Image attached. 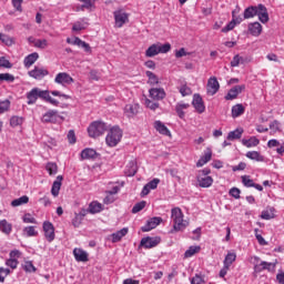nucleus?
<instances>
[{"instance_id": "6", "label": "nucleus", "mask_w": 284, "mask_h": 284, "mask_svg": "<svg viewBox=\"0 0 284 284\" xmlns=\"http://www.w3.org/2000/svg\"><path fill=\"white\" fill-rule=\"evenodd\" d=\"M113 17L115 28H123V26L130 21V13L125 12L123 9L115 10Z\"/></svg>"}, {"instance_id": "31", "label": "nucleus", "mask_w": 284, "mask_h": 284, "mask_svg": "<svg viewBox=\"0 0 284 284\" xmlns=\"http://www.w3.org/2000/svg\"><path fill=\"white\" fill-rule=\"evenodd\" d=\"M154 129L156 130V132H159V134L170 136V129H168V126H165V124L160 120L154 122Z\"/></svg>"}, {"instance_id": "41", "label": "nucleus", "mask_w": 284, "mask_h": 284, "mask_svg": "<svg viewBox=\"0 0 284 284\" xmlns=\"http://www.w3.org/2000/svg\"><path fill=\"white\" fill-rule=\"evenodd\" d=\"M29 201H30V197H28V195H23V196H21L19 199L13 200L11 202V205H12V207H19L21 205L28 204Z\"/></svg>"}, {"instance_id": "30", "label": "nucleus", "mask_w": 284, "mask_h": 284, "mask_svg": "<svg viewBox=\"0 0 284 284\" xmlns=\"http://www.w3.org/2000/svg\"><path fill=\"white\" fill-rule=\"evenodd\" d=\"M190 108V103L179 102L175 105V112L180 119H185V110Z\"/></svg>"}, {"instance_id": "22", "label": "nucleus", "mask_w": 284, "mask_h": 284, "mask_svg": "<svg viewBox=\"0 0 284 284\" xmlns=\"http://www.w3.org/2000/svg\"><path fill=\"white\" fill-rule=\"evenodd\" d=\"M128 232H129V229L123 227L122 230H120L115 233H112L109 236V240L111 241V243H119V241H121V239H123V236H128Z\"/></svg>"}, {"instance_id": "28", "label": "nucleus", "mask_w": 284, "mask_h": 284, "mask_svg": "<svg viewBox=\"0 0 284 284\" xmlns=\"http://www.w3.org/2000/svg\"><path fill=\"white\" fill-rule=\"evenodd\" d=\"M37 61H39V53L33 52L24 58L23 65L24 68H32Z\"/></svg>"}, {"instance_id": "16", "label": "nucleus", "mask_w": 284, "mask_h": 284, "mask_svg": "<svg viewBox=\"0 0 284 284\" xmlns=\"http://www.w3.org/2000/svg\"><path fill=\"white\" fill-rule=\"evenodd\" d=\"M160 183H161V180L159 179H153L152 181L146 183L142 189L141 196H148V194H150L152 190H156V187H159Z\"/></svg>"}, {"instance_id": "33", "label": "nucleus", "mask_w": 284, "mask_h": 284, "mask_svg": "<svg viewBox=\"0 0 284 284\" xmlns=\"http://www.w3.org/2000/svg\"><path fill=\"white\" fill-rule=\"evenodd\" d=\"M242 145H244V148H256L260 143L261 140H258V138L256 136H251L250 139H242Z\"/></svg>"}, {"instance_id": "43", "label": "nucleus", "mask_w": 284, "mask_h": 284, "mask_svg": "<svg viewBox=\"0 0 284 284\" xmlns=\"http://www.w3.org/2000/svg\"><path fill=\"white\" fill-rule=\"evenodd\" d=\"M234 261H236V253L229 252L223 261V265L232 267V263H234Z\"/></svg>"}, {"instance_id": "7", "label": "nucleus", "mask_w": 284, "mask_h": 284, "mask_svg": "<svg viewBox=\"0 0 284 284\" xmlns=\"http://www.w3.org/2000/svg\"><path fill=\"white\" fill-rule=\"evenodd\" d=\"M45 90H41L39 88H33L31 91L27 93V103L28 105H34L39 99H44Z\"/></svg>"}, {"instance_id": "13", "label": "nucleus", "mask_w": 284, "mask_h": 284, "mask_svg": "<svg viewBox=\"0 0 284 284\" xmlns=\"http://www.w3.org/2000/svg\"><path fill=\"white\" fill-rule=\"evenodd\" d=\"M220 88H221V84L219 83V80L216 79V77L209 79L206 84L207 94H210L211 97H214V94L219 92Z\"/></svg>"}, {"instance_id": "50", "label": "nucleus", "mask_w": 284, "mask_h": 284, "mask_svg": "<svg viewBox=\"0 0 284 284\" xmlns=\"http://www.w3.org/2000/svg\"><path fill=\"white\" fill-rule=\"evenodd\" d=\"M179 92L182 97H190L192 94V89L187 87V83H184L179 87Z\"/></svg>"}, {"instance_id": "9", "label": "nucleus", "mask_w": 284, "mask_h": 284, "mask_svg": "<svg viewBox=\"0 0 284 284\" xmlns=\"http://www.w3.org/2000/svg\"><path fill=\"white\" fill-rule=\"evenodd\" d=\"M161 243V237L154 236V237H143L140 242L141 247H144V250H152V247H156Z\"/></svg>"}, {"instance_id": "10", "label": "nucleus", "mask_w": 284, "mask_h": 284, "mask_svg": "<svg viewBox=\"0 0 284 284\" xmlns=\"http://www.w3.org/2000/svg\"><path fill=\"white\" fill-rule=\"evenodd\" d=\"M43 232H44V239H47L48 243H52V241H54L55 239V234H54V225L52 224V222H43Z\"/></svg>"}, {"instance_id": "60", "label": "nucleus", "mask_w": 284, "mask_h": 284, "mask_svg": "<svg viewBox=\"0 0 284 284\" xmlns=\"http://www.w3.org/2000/svg\"><path fill=\"white\" fill-rule=\"evenodd\" d=\"M145 207V201L139 202L136 203L133 209H132V213L133 214H139V212H141V210H143Z\"/></svg>"}, {"instance_id": "21", "label": "nucleus", "mask_w": 284, "mask_h": 284, "mask_svg": "<svg viewBox=\"0 0 284 284\" xmlns=\"http://www.w3.org/2000/svg\"><path fill=\"white\" fill-rule=\"evenodd\" d=\"M139 108L140 105L138 103L126 104L124 106L125 116H128L129 119H132V116H136V114H139Z\"/></svg>"}, {"instance_id": "63", "label": "nucleus", "mask_w": 284, "mask_h": 284, "mask_svg": "<svg viewBox=\"0 0 284 284\" xmlns=\"http://www.w3.org/2000/svg\"><path fill=\"white\" fill-rule=\"evenodd\" d=\"M0 68L10 69L12 68V63L10 62V60L6 59V57H0Z\"/></svg>"}, {"instance_id": "52", "label": "nucleus", "mask_w": 284, "mask_h": 284, "mask_svg": "<svg viewBox=\"0 0 284 284\" xmlns=\"http://www.w3.org/2000/svg\"><path fill=\"white\" fill-rule=\"evenodd\" d=\"M158 50L160 54H168V52L172 50V45L170 43H165V44L158 43Z\"/></svg>"}, {"instance_id": "36", "label": "nucleus", "mask_w": 284, "mask_h": 284, "mask_svg": "<svg viewBox=\"0 0 284 284\" xmlns=\"http://www.w3.org/2000/svg\"><path fill=\"white\" fill-rule=\"evenodd\" d=\"M243 128H237L234 131H230L227 134V141H236V139H241L243 136Z\"/></svg>"}, {"instance_id": "1", "label": "nucleus", "mask_w": 284, "mask_h": 284, "mask_svg": "<svg viewBox=\"0 0 284 284\" xmlns=\"http://www.w3.org/2000/svg\"><path fill=\"white\" fill-rule=\"evenodd\" d=\"M254 17H258L261 23H267L270 21V14L264 4L251 6L244 10V19H254Z\"/></svg>"}, {"instance_id": "20", "label": "nucleus", "mask_w": 284, "mask_h": 284, "mask_svg": "<svg viewBox=\"0 0 284 284\" xmlns=\"http://www.w3.org/2000/svg\"><path fill=\"white\" fill-rule=\"evenodd\" d=\"M241 179L244 187H255L258 192H263V185L254 183L250 175H242Z\"/></svg>"}, {"instance_id": "17", "label": "nucleus", "mask_w": 284, "mask_h": 284, "mask_svg": "<svg viewBox=\"0 0 284 284\" xmlns=\"http://www.w3.org/2000/svg\"><path fill=\"white\" fill-rule=\"evenodd\" d=\"M247 31L252 37H261L263 33V26L260 22H251L247 24Z\"/></svg>"}, {"instance_id": "24", "label": "nucleus", "mask_w": 284, "mask_h": 284, "mask_svg": "<svg viewBox=\"0 0 284 284\" xmlns=\"http://www.w3.org/2000/svg\"><path fill=\"white\" fill-rule=\"evenodd\" d=\"M276 217V209L273 206H267L264 211L261 213V219L263 221H272V219Z\"/></svg>"}, {"instance_id": "44", "label": "nucleus", "mask_w": 284, "mask_h": 284, "mask_svg": "<svg viewBox=\"0 0 284 284\" xmlns=\"http://www.w3.org/2000/svg\"><path fill=\"white\" fill-rule=\"evenodd\" d=\"M23 236L27 237H32V236H38L39 232H37V229L34 226H26L22 230Z\"/></svg>"}, {"instance_id": "57", "label": "nucleus", "mask_w": 284, "mask_h": 284, "mask_svg": "<svg viewBox=\"0 0 284 284\" xmlns=\"http://www.w3.org/2000/svg\"><path fill=\"white\" fill-rule=\"evenodd\" d=\"M0 81H8L9 83H14V75L10 73H0Z\"/></svg>"}, {"instance_id": "54", "label": "nucleus", "mask_w": 284, "mask_h": 284, "mask_svg": "<svg viewBox=\"0 0 284 284\" xmlns=\"http://www.w3.org/2000/svg\"><path fill=\"white\" fill-rule=\"evenodd\" d=\"M10 268L0 267V283H6V277L10 276Z\"/></svg>"}, {"instance_id": "58", "label": "nucleus", "mask_w": 284, "mask_h": 284, "mask_svg": "<svg viewBox=\"0 0 284 284\" xmlns=\"http://www.w3.org/2000/svg\"><path fill=\"white\" fill-rule=\"evenodd\" d=\"M45 168L50 175L57 174V170H58L57 163L49 162Z\"/></svg>"}, {"instance_id": "37", "label": "nucleus", "mask_w": 284, "mask_h": 284, "mask_svg": "<svg viewBox=\"0 0 284 284\" xmlns=\"http://www.w3.org/2000/svg\"><path fill=\"white\" fill-rule=\"evenodd\" d=\"M0 231L2 232V234H11L12 233V224L9 223L8 220H2L0 221Z\"/></svg>"}, {"instance_id": "32", "label": "nucleus", "mask_w": 284, "mask_h": 284, "mask_svg": "<svg viewBox=\"0 0 284 284\" xmlns=\"http://www.w3.org/2000/svg\"><path fill=\"white\" fill-rule=\"evenodd\" d=\"M246 159L251 161H256L257 163H263L265 161V156L261 155L258 151H248L245 154Z\"/></svg>"}, {"instance_id": "12", "label": "nucleus", "mask_w": 284, "mask_h": 284, "mask_svg": "<svg viewBox=\"0 0 284 284\" xmlns=\"http://www.w3.org/2000/svg\"><path fill=\"white\" fill-rule=\"evenodd\" d=\"M245 91V84H240L233 87L227 94L225 95L226 101H234V99L239 98V94Z\"/></svg>"}, {"instance_id": "49", "label": "nucleus", "mask_w": 284, "mask_h": 284, "mask_svg": "<svg viewBox=\"0 0 284 284\" xmlns=\"http://www.w3.org/2000/svg\"><path fill=\"white\" fill-rule=\"evenodd\" d=\"M125 174L126 176H134V174H136V163L129 162L125 169Z\"/></svg>"}, {"instance_id": "51", "label": "nucleus", "mask_w": 284, "mask_h": 284, "mask_svg": "<svg viewBox=\"0 0 284 284\" xmlns=\"http://www.w3.org/2000/svg\"><path fill=\"white\" fill-rule=\"evenodd\" d=\"M245 63V60H243V57L236 54L233 57V60L231 61V68H239V65Z\"/></svg>"}, {"instance_id": "40", "label": "nucleus", "mask_w": 284, "mask_h": 284, "mask_svg": "<svg viewBox=\"0 0 284 284\" xmlns=\"http://www.w3.org/2000/svg\"><path fill=\"white\" fill-rule=\"evenodd\" d=\"M81 159L83 160L97 159V151L94 149H84L81 152Z\"/></svg>"}, {"instance_id": "3", "label": "nucleus", "mask_w": 284, "mask_h": 284, "mask_svg": "<svg viewBox=\"0 0 284 284\" xmlns=\"http://www.w3.org/2000/svg\"><path fill=\"white\" fill-rule=\"evenodd\" d=\"M251 263L254 265V272L257 274H261V272H264V270L267 272H276V263L261 261V257L258 256H252Z\"/></svg>"}, {"instance_id": "26", "label": "nucleus", "mask_w": 284, "mask_h": 284, "mask_svg": "<svg viewBox=\"0 0 284 284\" xmlns=\"http://www.w3.org/2000/svg\"><path fill=\"white\" fill-rule=\"evenodd\" d=\"M197 185L200 187H212V184L214 183V179L212 176H196Z\"/></svg>"}, {"instance_id": "15", "label": "nucleus", "mask_w": 284, "mask_h": 284, "mask_svg": "<svg viewBox=\"0 0 284 284\" xmlns=\"http://www.w3.org/2000/svg\"><path fill=\"white\" fill-rule=\"evenodd\" d=\"M58 119H59V111L49 110L42 115L41 121L42 123H57Z\"/></svg>"}, {"instance_id": "53", "label": "nucleus", "mask_w": 284, "mask_h": 284, "mask_svg": "<svg viewBox=\"0 0 284 284\" xmlns=\"http://www.w3.org/2000/svg\"><path fill=\"white\" fill-rule=\"evenodd\" d=\"M43 101L51 103V105H59V100L50 97V91L45 90Z\"/></svg>"}, {"instance_id": "64", "label": "nucleus", "mask_w": 284, "mask_h": 284, "mask_svg": "<svg viewBox=\"0 0 284 284\" xmlns=\"http://www.w3.org/2000/svg\"><path fill=\"white\" fill-rule=\"evenodd\" d=\"M205 281L203 280V277L199 274H196L192 280H191V284H204Z\"/></svg>"}, {"instance_id": "27", "label": "nucleus", "mask_w": 284, "mask_h": 284, "mask_svg": "<svg viewBox=\"0 0 284 284\" xmlns=\"http://www.w3.org/2000/svg\"><path fill=\"white\" fill-rule=\"evenodd\" d=\"M73 256L79 263H87L88 261V252H85L83 248H74Z\"/></svg>"}, {"instance_id": "48", "label": "nucleus", "mask_w": 284, "mask_h": 284, "mask_svg": "<svg viewBox=\"0 0 284 284\" xmlns=\"http://www.w3.org/2000/svg\"><path fill=\"white\" fill-rule=\"evenodd\" d=\"M197 252H201V246H190L189 250L185 251L184 256L185 258H192Z\"/></svg>"}, {"instance_id": "42", "label": "nucleus", "mask_w": 284, "mask_h": 284, "mask_svg": "<svg viewBox=\"0 0 284 284\" xmlns=\"http://www.w3.org/2000/svg\"><path fill=\"white\" fill-rule=\"evenodd\" d=\"M0 41H1V43H3L4 45H8L9 48L11 45H14V38L8 36L6 33L0 32Z\"/></svg>"}, {"instance_id": "56", "label": "nucleus", "mask_w": 284, "mask_h": 284, "mask_svg": "<svg viewBox=\"0 0 284 284\" xmlns=\"http://www.w3.org/2000/svg\"><path fill=\"white\" fill-rule=\"evenodd\" d=\"M6 265L7 267H11V270H17V267H19V260H12L11 257H9L6 261Z\"/></svg>"}, {"instance_id": "62", "label": "nucleus", "mask_w": 284, "mask_h": 284, "mask_svg": "<svg viewBox=\"0 0 284 284\" xmlns=\"http://www.w3.org/2000/svg\"><path fill=\"white\" fill-rule=\"evenodd\" d=\"M230 196H233V199H241V189L239 187H232L229 191Z\"/></svg>"}, {"instance_id": "38", "label": "nucleus", "mask_w": 284, "mask_h": 284, "mask_svg": "<svg viewBox=\"0 0 284 284\" xmlns=\"http://www.w3.org/2000/svg\"><path fill=\"white\" fill-rule=\"evenodd\" d=\"M24 121L26 119L23 116L13 115L10 118L9 123L12 128H21Z\"/></svg>"}, {"instance_id": "55", "label": "nucleus", "mask_w": 284, "mask_h": 284, "mask_svg": "<svg viewBox=\"0 0 284 284\" xmlns=\"http://www.w3.org/2000/svg\"><path fill=\"white\" fill-rule=\"evenodd\" d=\"M10 110V100L0 101V114Z\"/></svg>"}, {"instance_id": "4", "label": "nucleus", "mask_w": 284, "mask_h": 284, "mask_svg": "<svg viewBox=\"0 0 284 284\" xmlns=\"http://www.w3.org/2000/svg\"><path fill=\"white\" fill-rule=\"evenodd\" d=\"M121 139H123V131L119 126H112L106 134L105 143L109 148H116L119 143H121Z\"/></svg>"}, {"instance_id": "2", "label": "nucleus", "mask_w": 284, "mask_h": 284, "mask_svg": "<svg viewBox=\"0 0 284 284\" xmlns=\"http://www.w3.org/2000/svg\"><path fill=\"white\" fill-rule=\"evenodd\" d=\"M171 221H173L171 234H174V232H183V230L190 225V222L184 219L181 207H173L171 210Z\"/></svg>"}, {"instance_id": "14", "label": "nucleus", "mask_w": 284, "mask_h": 284, "mask_svg": "<svg viewBox=\"0 0 284 284\" xmlns=\"http://www.w3.org/2000/svg\"><path fill=\"white\" fill-rule=\"evenodd\" d=\"M48 74H50V72L45 68L34 67L33 70L29 71V77L37 79L38 81H41V79L48 77Z\"/></svg>"}, {"instance_id": "29", "label": "nucleus", "mask_w": 284, "mask_h": 284, "mask_svg": "<svg viewBox=\"0 0 284 284\" xmlns=\"http://www.w3.org/2000/svg\"><path fill=\"white\" fill-rule=\"evenodd\" d=\"M88 19L82 18L73 23L72 32H81V30H85L88 28Z\"/></svg>"}, {"instance_id": "19", "label": "nucleus", "mask_w": 284, "mask_h": 284, "mask_svg": "<svg viewBox=\"0 0 284 284\" xmlns=\"http://www.w3.org/2000/svg\"><path fill=\"white\" fill-rule=\"evenodd\" d=\"M192 105L196 110V112H199V114H203V112H205V104L203 103V98H201V95H193Z\"/></svg>"}, {"instance_id": "5", "label": "nucleus", "mask_w": 284, "mask_h": 284, "mask_svg": "<svg viewBox=\"0 0 284 284\" xmlns=\"http://www.w3.org/2000/svg\"><path fill=\"white\" fill-rule=\"evenodd\" d=\"M105 130H108V125L104 122L94 121L88 128L89 136H91V139H97L104 134Z\"/></svg>"}, {"instance_id": "23", "label": "nucleus", "mask_w": 284, "mask_h": 284, "mask_svg": "<svg viewBox=\"0 0 284 284\" xmlns=\"http://www.w3.org/2000/svg\"><path fill=\"white\" fill-rule=\"evenodd\" d=\"M210 161H212V149H206L204 155L196 162V168H203V165L210 163Z\"/></svg>"}, {"instance_id": "8", "label": "nucleus", "mask_w": 284, "mask_h": 284, "mask_svg": "<svg viewBox=\"0 0 284 284\" xmlns=\"http://www.w3.org/2000/svg\"><path fill=\"white\" fill-rule=\"evenodd\" d=\"M54 83L65 88V85H72V83H74V79L67 72H60L55 75Z\"/></svg>"}, {"instance_id": "45", "label": "nucleus", "mask_w": 284, "mask_h": 284, "mask_svg": "<svg viewBox=\"0 0 284 284\" xmlns=\"http://www.w3.org/2000/svg\"><path fill=\"white\" fill-rule=\"evenodd\" d=\"M156 54H160V52H159V43L152 44L145 51V57H149V58L156 57Z\"/></svg>"}, {"instance_id": "35", "label": "nucleus", "mask_w": 284, "mask_h": 284, "mask_svg": "<svg viewBox=\"0 0 284 284\" xmlns=\"http://www.w3.org/2000/svg\"><path fill=\"white\" fill-rule=\"evenodd\" d=\"M90 214H99V212H103V204L98 201H93L89 204Z\"/></svg>"}, {"instance_id": "18", "label": "nucleus", "mask_w": 284, "mask_h": 284, "mask_svg": "<svg viewBox=\"0 0 284 284\" xmlns=\"http://www.w3.org/2000/svg\"><path fill=\"white\" fill-rule=\"evenodd\" d=\"M159 225H161V217H152L141 227V230L142 232H152V230L159 227Z\"/></svg>"}, {"instance_id": "39", "label": "nucleus", "mask_w": 284, "mask_h": 284, "mask_svg": "<svg viewBox=\"0 0 284 284\" xmlns=\"http://www.w3.org/2000/svg\"><path fill=\"white\" fill-rule=\"evenodd\" d=\"M29 41L33 43L34 48H39L40 50H45L48 48V40L45 39H32L30 38Z\"/></svg>"}, {"instance_id": "59", "label": "nucleus", "mask_w": 284, "mask_h": 284, "mask_svg": "<svg viewBox=\"0 0 284 284\" xmlns=\"http://www.w3.org/2000/svg\"><path fill=\"white\" fill-rule=\"evenodd\" d=\"M81 223H83V217L74 213V217L72 219L73 227H81Z\"/></svg>"}, {"instance_id": "11", "label": "nucleus", "mask_w": 284, "mask_h": 284, "mask_svg": "<svg viewBox=\"0 0 284 284\" xmlns=\"http://www.w3.org/2000/svg\"><path fill=\"white\" fill-rule=\"evenodd\" d=\"M149 97L153 101H163V99H165V97H166L165 89H163V88H151L149 90Z\"/></svg>"}, {"instance_id": "61", "label": "nucleus", "mask_w": 284, "mask_h": 284, "mask_svg": "<svg viewBox=\"0 0 284 284\" xmlns=\"http://www.w3.org/2000/svg\"><path fill=\"white\" fill-rule=\"evenodd\" d=\"M145 105L149 108V110H159V102H154L150 99L145 100Z\"/></svg>"}, {"instance_id": "46", "label": "nucleus", "mask_w": 284, "mask_h": 284, "mask_svg": "<svg viewBox=\"0 0 284 284\" xmlns=\"http://www.w3.org/2000/svg\"><path fill=\"white\" fill-rule=\"evenodd\" d=\"M145 75L148 77V83L149 85H159V77L154 74L152 71H146Z\"/></svg>"}, {"instance_id": "47", "label": "nucleus", "mask_w": 284, "mask_h": 284, "mask_svg": "<svg viewBox=\"0 0 284 284\" xmlns=\"http://www.w3.org/2000/svg\"><path fill=\"white\" fill-rule=\"evenodd\" d=\"M22 270H24V272H27L29 274L37 272V267L34 266V264H32V261H26L22 264Z\"/></svg>"}, {"instance_id": "34", "label": "nucleus", "mask_w": 284, "mask_h": 284, "mask_svg": "<svg viewBox=\"0 0 284 284\" xmlns=\"http://www.w3.org/2000/svg\"><path fill=\"white\" fill-rule=\"evenodd\" d=\"M61 181H63V176L59 175L57 181L53 182L51 189L52 196H59V192L61 191Z\"/></svg>"}, {"instance_id": "25", "label": "nucleus", "mask_w": 284, "mask_h": 284, "mask_svg": "<svg viewBox=\"0 0 284 284\" xmlns=\"http://www.w3.org/2000/svg\"><path fill=\"white\" fill-rule=\"evenodd\" d=\"M245 114V106L242 103H237L232 106L231 115L232 119H239V116H243Z\"/></svg>"}]
</instances>
